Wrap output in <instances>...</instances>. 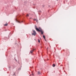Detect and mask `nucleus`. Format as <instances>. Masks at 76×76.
Listing matches in <instances>:
<instances>
[{
	"instance_id": "obj_5",
	"label": "nucleus",
	"mask_w": 76,
	"mask_h": 76,
	"mask_svg": "<svg viewBox=\"0 0 76 76\" xmlns=\"http://www.w3.org/2000/svg\"><path fill=\"white\" fill-rule=\"evenodd\" d=\"M37 73H38V75H40L41 74V72L39 71H38Z\"/></svg>"
},
{
	"instance_id": "obj_14",
	"label": "nucleus",
	"mask_w": 76,
	"mask_h": 76,
	"mask_svg": "<svg viewBox=\"0 0 76 76\" xmlns=\"http://www.w3.org/2000/svg\"><path fill=\"white\" fill-rule=\"evenodd\" d=\"M36 19H34V21H35V20L36 21Z\"/></svg>"
},
{
	"instance_id": "obj_9",
	"label": "nucleus",
	"mask_w": 76,
	"mask_h": 76,
	"mask_svg": "<svg viewBox=\"0 0 76 76\" xmlns=\"http://www.w3.org/2000/svg\"><path fill=\"white\" fill-rule=\"evenodd\" d=\"M12 76H16V75H15V73H14V74L12 75Z\"/></svg>"
},
{
	"instance_id": "obj_16",
	"label": "nucleus",
	"mask_w": 76,
	"mask_h": 76,
	"mask_svg": "<svg viewBox=\"0 0 76 76\" xmlns=\"http://www.w3.org/2000/svg\"><path fill=\"white\" fill-rule=\"evenodd\" d=\"M9 69H10V68H11V67L10 66H9Z\"/></svg>"
},
{
	"instance_id": "obj_13",
	"label": "nucleus",
	"mask_w": 76,
	"mask_h": 76,
	"mask_svg": "<svg viewBox=\"0 0 76 76\" xmlns=\"http://www.w3.org/2000/svg\"><path fill=\"white\" fill-rule=\"evenodd\" d=\"M38 12H41V10H39L38 11Z\"/></svg>"
},
{
	"instance_id": "obj_2",
	"label": "nucleus",
	"mask_w": 76,
	"mask_h": 76,
	"mask_svg": "<svg viewBox=\"0 0 76 76\" xmlns=\"http://www.w3.org/2000/svg\"><path fill=\"white\" fill-rule=\"evenodd\" d=\"M19 16H16L15 18V20L16 22H17L18 23H21V22H20V20L19 19Z\"/></svg>"
},
{
	"instance_id": "obj_11",
	"label": "nucleus",
	"mask_w": 76,
	"mask_h": 76,
	"mask_svg": "<svg viewBox=\"0 0 76 76\" xmlns=\"http://www.w3.org/2000/svg\"><path fill=\"white\" fill-rule=\"evenodd\" d=\"M38 42H40V40H39V39H38Z\"/></svg>"
},
{
	"instance_id": "obj_12",
	"label": "nucleus",
	"mask_w": 76,
	"mask_h": 76,
	"mask_svg": "<svg viewBox=\"0 0 76 76\" xmlns=\"http://www.w3.org/2000/svg\"><path fill=\"white\" fill-rule=\"evenodd\" d=\"M26 16L28 17V16H29V15H28V14H27V15H26Z\"/></svg>"
},
{
	"instance_id": "obj_4",
	"label": "nucleus",
	"mask_w": 76,
	"mask_h": 76,
	"mask_svg": "<svg viewBox=\"0 0 76 76\" xmlns=\"http://www.w3.org/2000/svg\"><path fill=\"white\" fill-rule=\"evenodd\" d=\"M34 52V50H31V51H30V53H31V54Z\"/></svg>"
},
{
	"instance_id": "obj_7",
	"label": "nucleus",
	"mask_w": 76,
	"mask_h": 76,
	"mask_svg": "<svg viewBox=\"0 0 76 76\" xmlns=\"http://www.w3.org/2000/svg\"><path fill=\"white\" fill-rule=\"evenodd\" d=\"M43 37L44 38V39H45V37L44 35H43Z\"/></svg>"
},
{
	"instance_id": "obj_15",
	"label": "nucleus",
	"mask_w": 76,
	"mask_h": 76,
	"mask_svg": "<svg viewBox=\"0 0 76 76\" xmlns=\"http://www.w3.org/2000/svg\"><path fill=\"white\" fill-rule=\"evenodd\" d=\"M44 5H42V7H44Z\"/></svg>"
},
{
	"instance_id": "obj_24",
	"label": "nucleus",
	"mask_w": 76,
	"mask_h": 76,
	"mask_svg": "<svg viewBox=\"0 0 76 76\" xmlns=\"http://www.w3.org/2000/svg\"><path fill=\"white\" fill-rule=\"evenodd\" d=\"M15 44H16V43Z\"/></svg>"
},
{
	"instance_id": "obj_19",
	"label": "nucleus",
	"mask_w": 76,
	"mask_h": 76,
	"mask_svg": "<svg viewBox=\"0 0 76 76\" xmlns=\"http://www.w3.org/2000/svg\"><path fill=\"white\" fill-rule=\"evenodd\" d=\"M34 40H35V41H36V39H34Z\"/></svg>"
},
{
	"instance_id": "obj_23",
	"label": "nucleus",
	"mask_w": 76,
	"mask_h": 76,
	"mask_svg": "<svg viewBox=\"0 0 76 76\" xmlns=\"http://www.w3.org/2000/svg\"><path fill=\"white\" fill-rule=\"evenodd\" d=\"M57 0V1H58V0Z\"/></svg>"
},
{
	"instance_id": "obj_22",
	"label": "nucleus",
	"mask_w": 76,
	"mask_h": 76,
	"mask_svg": "<svg viewBox=\"0 0 76 76\" xmlns=\"http://www.w3.org/2000/svg\"><path fill=\"white\" fill-rule=\"evenodd\" d=\"M16 61H17V60H15Z\"/></svg>"
},
{
	"instance_id": "obj_10",
	"label": "nucleus",
	"mask_w": 76,
	"mask_h": 76,
	"mask_svg": "<svg viewBox=\"0 0 76 76\" xmlns=\"http://www.w3.org/2000/svg\"><path fill=\"white\" fill-rule=\"evenodd\" d=\"M36 22H38V20L36 19Z\"/></svg>"
},
{
	"instance_id": "obj_1",
	"label": "nucleus",
	"mask_w": 76,
	"mask_h": 76,
	"mask_svg": "<svg viewBox=\"0 0 76 76\" xmlns=\"http://www.w3.org/2000/svg\"><path fill=\"white\" fill-rule=\"evenodd\" d=\"M35 28L36 31H37L38 32H40L41 33V34L42 35L44 33V31H42V30L41 28L39 27V28H37V26H35Z\"/></svg>"
},
{
	"instance_id": "obj_18",
	"label": "nucleus",
	"mask_w": 76,
	"mask_h": 76,
	"mask_svg": "<svg viewBox=\"0 0 76 76\" xmlns=\"http://www.w3.org/2000/svg\"><path fill=\"white\" fill-rule=\"evenodd\" d=\"M45 41H46V39H45Z\"/></svg>"
},
{
	"instance_id": "obj_3",
	"label": "nucleus",
	"mask_w": 76,
	"mask_h": 76,
	"mask_svg": "<svg viewBox=\"0 0 76 76\" xmlns=\"http://www.w3.org/2000/svg\"><path fill=\"white\" fill-rule=\"evenodd\" d=\"M32 31L33 33H31L32 35H34V36H35L37 34V33L36 32V31L34 30H33Z\"/></svg>"
},
{
	"instance_id": "obj_21",
	"label": "nucleus",
	"mask_w": 76,
	"mask_h": 76,
	"mask_svg": "<svg viewBox=\"0 0 76 76\" xmlns=\"http://www.w3.org/2000/svg\"><path fill=\"white\" fill-rule=\"evenodd\" d=\"M30 19H32V18H30Z\"/></svg>"
},
{
	"instance_id": "obj_8",
	"label": "nucleus",
	"mask_w": 76,
	"mask_h": 76,
	"mask_svg": "<svg viewBox=\"0 0 76 76\" xmlns=\"http://www.w3.org/2000/svg\"><path fill=\"white\" fill-rule=\"evenodd\" d=\"M8 24H4V26H7V25Z\"/></svg>"
},
{
	"instance_id": "obj_20",
	"label": "nucleus",
	"mask_w": 76,
	"mask_h": 76,
	"mask_svg": "<svg viewBox=\"0 0 76 76\" xmlns=\"http://www.w3.org/2000/svg\"><path fill=\"white\" fill-rule=\"evenodd\" d=\"M32 75L33 76H34V74H32Z\"/></svg>"
},
{
	"instance_id": "obj_6",
	"label": "nucleus",
	"mask_w": 76,
	"mask_h": 76,
	"mask_svg": "<svg viewBox=\"0 0 76 76\" xmlns=\"http://www.w3.org/2000/svg\"><path fill=\"white\" fill-rule=\"evenodd\" d=\"M55 66H56V64H53V67H55Z\"/></svg>"
},
{
	"instance_id": "obj_17",
	"label": "nucleus",
	"mask_w": 76,
	"mask_h": 76,
	"mask_svg": "<svg viewBox=\"0 0 76 76\" xmlns=\"http://www.w3.org/2000/svg\"><path fill=\"white\" fill-rule=\"evenodd\" d=\"M20 69H21L20 68L18 69V70H20Z\"/></svg>"
}]
</instances>
